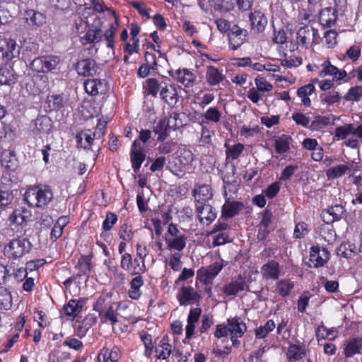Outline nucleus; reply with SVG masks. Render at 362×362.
I'll return each mask as SVG.
<instances>
[{
    "label": "nucleus",
    "mask_w": 362,
    "mask_h": 362,
    "mask_svg": "<svg viewBox=\"0 0 362 362\" xmlns=\"http://www.w3.org/2000/svg\"><path fill=\"white\" fill-rule=\"evenodd\" d=\"M105 301L106 298L100 296L93 304V310L98 313L101 323H110L112 329L115 330V325L119 322L118 313L116 310L119 309L120 303L115 302L106 303Z\"/></svg>",
    "instance_id": "f257e3e1"
},
{
    "label": "nucleus",
    "mask_w": 362,
    "mask_h": 362,
    "mask_svg": "<svg viewBox=\"0 0 362 362\" xmlns=\"http://www.w3.org/2000/svg\"><path fill=\"white\" fill-rule=\"evenodd\" d=\"M53 194L47 186L33 187L26 190L24 199L30 206L44 208L52 199Z\"/></svg>",
    "instance_id": "f03ea898"
},
{
    "label": "nucleus",
    "mask_w": 362,
    "mask_h": 362,
    "mask_svg": "<svg viewBox=\"0 0 362 362\" xmlns=\"http://www.w3.org/2000/svg\"><path fill=\"white\" fill-rule=\"evenodd\" d=\"M31 247L27 238H14L4 246V253L9 259H18L28 253Z\"/></svg>",
    "instance_id": "7ed1b4c3"
},
{
    "label": "nucleus",
    "mask_w": 362,
    "mask_h": 362,
    "mask_svg": "<svg viewBox=\"0 0 362 362\" xmlns=\"http://www.w3.org/2000/svg\"><path fill=\"white\" fill-rule=\"evenodd\" d=\"M60 57L57 55H44L35 57L30 64V68L36 73L47 74L56 69L60 63Z\"/></svg>",
    "instance_id": "20e7f679"
},
{
    "label": "nucleus",
    "mask_w": 362,
    "mask_h": 362,
    "mask_svg": "<svg viewBox=\"0 0 362 362\" xmlns=\"http://www.w3.org/2000/svg\"><path fill=\"white\" fill-rule=\"evenodd\" d=\"M222 263L216 262L208 267H201L197 273V279L205 286L212 285L214 279L222 270Z\"/></svg>",
    "instance_id": "39448f33"
},
{
    "label": "nucleus",
    "mask_w": 362,
    "mask_h": 362,
    "mask_svg": "<svg viewBox=\"0 0 362 362\" xmlns=\"http://www.w3.org/2000/svg\"><path fill=\"white\" fill-rule=\"evenodd\" d=\"M330 259V252L325 247L313 245L310 250L309 267L319 268L325 266Z\"/></svg>",
    "instance_id": "423d86ee"
},
{
    "label": "nucleus",
    "mask_w": 362,
    "mask_h": 362,
    "mask_svg": "<svg viewBox=\"0 0 362 362\" xmlns=\"http://www.w3.org/2000/svg\"><path fill=\"white\" fill-rule=\"evenodd\" d=\"M319 39L317 30L308 25L301 27L297 32L298 44L305 48L310 42L318 44Z\"/></svg>",
    "instance_id": "0eeeda50"
},
{
    "label": "nucleus",
    "mask_w": 362,
    "mask_h": 362,
    "mask_svg": "<svg viewBox=\"0 0 362 362\" xmlns=\"http://www.w3.org/2000/svg\"><path fill=\"white\" fill-rule=\"evenodd\" d=\"M130 158L133 170L137 173L146 158L144 146L139 140H135L132 144Z\"/></svg>",
    "instance_id": "6e6552de"
},
{
    "label": "nucleus",
    "mask_w": 362,
    "mask_h": 362,
    "mask_svg": "<svg viewBox=\"0 0 362 362\" xmlns=\"http://www.w3.org/2000/svg\"><path fill=\"white\" fill-rule=\"evenodd\" d=\"M86 92L93 96L105 94L109 90V84L105 79H87L84 82Z\"/></svg>",
    "instance_id": "1a4fd4ad"
},
{
    "label": "nucleus",
    "mask_w": 362,
    "mask_h": 362,
    "mask_svg": "<svg viewBox=\"0 0 362 362\" xmlns=\"http://www.w3.org/2000/svg\"><path fill=\"white\" fill-rule=\"evenodd\" d=\"M180 305H192L199 303L202 297L192 286H183L177 294Z\"/></svg>",
    "instance_id": "9d476101"
},
{
    "label": "nucleus",
    "mask_w": 362,
    "mask_h": 362,
    "mask_svg": "<svg viewBox=\"0 0 362 362\" xmlns=\"http://www.w3.org/2000/svg\"><path fill=\"white\" fill-rule=\"evenodd\" d=\"M25 22L32 30H37L47 22L46 16L34 9H27L24 13Z\"/></svg>",
    "instance_id": "9b49d317"
},
{
    "label": "nucleus",
    "mask_w": 362,
    "mask_h": 362,
    "mask_svg": "<svg viewBox=\"0 0 362 362\" xmlns=\"http://www.w3.org/2000/svg\"><path fill=\"white\" fill-rule=\"evenodd\" d=\"M247 36L248 33L247 30L234 25L228 33L230 47L233 50L238 49L247 40Z\"/></svg>",
    "instance_id": "f8f14e48"
},
{
    "label": "nucleus",
    "mask_w": 362,
    "mask_h": 362,
    "mask_svg": "<svg viewBox=\"0 0 362 362\" xmlns=\"http://www.w3.org/2000/svg\"><path fill=\"white\" fill-rule=\"evenodd\" d=\"M196 211L202 223L209 225L216 218V213L213 206L208 204H196Z\"/></svg>",
    "instance_id": "ddd939ff"
},
{
    "label": "nucleus",
    "mask_w": 362,
    "mask_h": 362,
    "mask_svg": "<svg viewBox=\"0 0 362 362\" xmlns=\"http://www.w3.org/2000/svg\"><path fill=\"white\" fill-rule=\"evenodd\" d=\"M75 68L78 75L90 76L96 74L98 66L94 59L87 58L78 61Z\"/></svg>",
    "instance_id": "4468645a"
},
{
    "label": "nucleus",
    "mask_w": 362,
    "mask_h": 362,
    "mask_svg": "<svg viewBox=\"0 0 362 362\" xmlns=\"http://www.w3.org/2000/svg\"><path fill=\"white\" fill-rule=\"evenodd\" d=\"M251 29L256 33H262L267 25L268 21L265 14L260 10H255L249 15Z\"/></svg>",
    "instance_id": "2eb2a0df"
},
{
    "label": "nucleus",
    "mask_w": 362,
    "mask_h": 362,
    "mask_svg": "<svg viewBox=\"0 0 362 362\" xmlns=\"http://www.w3.org/2000/svg\"><path fill=\"white\" fill-rule=\"evenodd\" d=\"M0 51L4 58L9 61L20 54V47L13 39H5L2 41Z\"/></svg>",
    "instance_id": "dca6fc26"
},
{
    "label": "nucleus",
    "mask_w": 362,
    "mask_h": 362,
    "mask_svg": "<svg viewBox=\"0 0 362 362\" xmlns=\"http://www.w3.org/2000/svg\"><path fill=\"white\" fill-rule=\"evenodd\" d=\"M322 70L319 75L320 77L332 76L333 81H340L346 78L347 74L344 70H339L337 66L332 65L329 61H325L322 64Z\"/></svg>",
    "instance_id": "f3484780"
},
{
    "label": "nucleus",
    "mask_w": 362,
    "mask_h": 362,
    "mask_svg": "<svg viewBox=\"0 0 362 362\" xmlns=\"http://www.w3.org/2000/svg\"><path fill=\"white\" fill-rule=\"evenodd\" d=\"M160 96L161 99L170 107H174L179 100L176 88L171 84L161 86Z\"/></svg>",
    "instance_id": "a211bd4d"
},
{
    "label": "nucleus",
    "mask_w": 362,
    "mask_h": 362,
    "mask_svg": "<svg viewBox=\"0 0 362 362\" xmlns=\"http://www.w3.org/2000/svg\"><path fill=\"white\" fill-rule=\"evenodd\" d=\"M337 20V11L332 7H327L321 10L319 22L323 27L330 28L335 25Z\"/></svg>",
    "instance_id": "6ab92c4d"
},
{
    "label": "nucleus",
    "mask_w": 362,
    "mask_h": 362,
    "mask_svg": "<svg viewBox=\"0 0 362 362\" xmlns=\"http://www.w3.org/2000/svg\"><path fill=\"white\" fill-rule=\"evenodd\" d=\"M196 204H206L213 197V189L209 185H202L192 192Z\"/></svg>",
    "instance_id": "aec40b11"
},
{
    "label": "nucleus",
    "mask_w": 362,
    "mask_h": 362,
    "mask_svg": "<svg viewBox=\"0 0 362 362\" xmlns=\"http://www.w3.org/2000/svg\"><path fill=\"white\" fill-rule=\"evenodd\" d=\"M243 207V202L231 201L230 198H226L225 204L222 206V216L225 218H232L238 214Z\"/></svg>",
    "instance_id": "412c9836"
},
{
    "label": "nucleus",
    "mask_w": 362,
    "mask_h": 362,
    "mask_svg": "<svg viewBox=\"0 0 362 362\" xmlns=\"http://www.w3.org/2000/svg\"><path fill=\"white\" fill-rule=\"evenodd\" d=\"M176 80L186 88H191L195 83V75L187 69H179L173 76Z\"/></svg>",
    "instance_id": "4be33fe9"
},
{
    "label": "nucleus",
    "mask_w": 362,
    "mask_h": 362,
    "mask_svg": "<svg viewBox=\"0 0 362 362\" xmlns=\"http://www.w3.org/2000/svg\"><path fill=\"white\" fill-rule=\"evenodd\" d=\"M261 272L265 279L277 280L280 274L279 264L275 260L269 261L262 267Z\"/></svg>",
    "instance_id": "5701e85b"
},
{
    "label": "nucleus",
    "mask_w": 362,
    "mask_h": 362,
    "mask_svg": "<svg viewBox=\"0 0 362 362\" xmlns=\"http://www.w3.org/2000/svg\"><path fill=\"white\" fill-rule=\"evenodd\" d=\"M228 328L230 335L243 337L247 330L245 323L239 317L228 319Z\"/></svg>",
    "instance_id": "b1692460"
},
{
    "label": "nucleus",
    "mask_w": 362,
    "mask_h": 362,
    "mask_svg": "<svg viewBox=\"0 0 362 362\" xmlns=\"http://www.w3.org/2000/svg\"><path fill=\"white\" fill-rule=\"evenodd\" d=\"M17 81V75L10 64L0 68V84L11 86Z\"/></svg>",
    "instance_id": "393cba45"
},
{
    "label": "nucleus",
    "mask_w": 362,
    "mask_h": 362,
    "mask_svg": "<svg viewBox=\"0 0 362 362\" xmlns=\"http://www.w3.org/2000/svg\"><path fill=\"white\" fill-rule=\"evenodd\" d=\"M225 79L226 76L217 68L211 65L206 66V81L209 85L217 86Z\"/></svg>",
    "instance_id": "a878e982"
},
{
    "label": "nucleus",
    "mask_w": 362,
    "mask_h": 362,
    "mask_svg": "<svg viewBox=\"0 0 362 362\" xmlns=\"http://www.w3.org/2000/svg\"><path fill=\"white\" fill-rule=\"evenodd\" d=\"M95 134L92 136L90 130H82L76 135L78 148L90 149L94 141Z\"/></svg>",
    "instance_id": "bb28decb"
},
{
    "label": "nucleus",
    "mask_w": 362,
    "mask_h": 362,
    "mask_svg": "<svg viewBox=\"0 0 362 362\" xmlns=\"http://www.w3.org/2000/svg\"><path fill=\"white\" fill-rule=\"evenodd\" d=\"M362 350V337L350 339L344 349V354L350 358L356 354H361Z\"/></svg>",
    "instance_id": "cd10ccee"
},
{
    "label": "nucleus",
    "mask_w": 362,
    "mask_h": 362,
    "mask_svg": "<svg viewBox=\"0 0 362 362\" xmlns=\"http://www.w3.org/2000/svg\"><path fill=\"white\" fill-rule=\"evenodd\" d=\"M247 285L244 279L240 277L238 281H231L225 285L223 292L227 296H235L238 292L245 290Z\"/></svg>",
    "instance_id": "c85d7f7f"
},
{
    "label": "nucleus",
    "mask_w": 362,
    "mask_h": 362,
    "mask_svg": "<svg viewBox=\"0 0 362 362\" xmlns=\"http://www.w3.org/2000/svg\"><path fill=\"white\" fill-rule=\"evenodd\" d=\"M0 163L4 168L10 171H13L18 166L16 155L9 150L2 152L0 156Z\"/></svg>",
    "instance_id": "c756f323"
},
{
    "label": "nucleus",
    "mask_w": 362,
    "mask_h": 362,
    "mask_svg": "<svg viewBox=\"0 0 362 362\" xmlns=\"http://www.w3.org/2000/svg\"><path fill=\"white\" fill-rule=\"evenodd\" d=\"M91 257L90 255H81L78 259L76 266L78 269L76 274L78 277L89 275L91 270Z\"/></svg>",
    "instance_id": "7c9ffc66"
},
{
    "label": "nucleus",
    "mask_w": 362,
    "mask_h": 362,
    "mask_svg": "<svg viewBox=\"0 0 362 362\" xmlns=\"http://www.w3.org/2000/svg\"><path fill=\"white\" fill-rule=\"evenodd\" d=\"M170 119H167V118L165 117L160 119L154 127V132L158 134L157 139L158 141H163L168 136V130L170 128Z\"/></svg>",
    "instance_id": "2f4dec72"
},
{
    "label": "nucleus",
    "mask_w": 362,
    "mask_h": 362,
    "mask_svg": "<svg viewBox=\"0 0 362 362\" xmlns=\"http://www.w3.org/2000/svg\"><path fill=\"white\" fill-rule=\"evenodd\" d=\"M143 284L144 280L141 275L133 278L130 281V288L128 291L129 297L134 300H138L141 295L140 288Z\"/></svg>",
    "instance_id": "473e14b6"
},
{
    "label": "nucleus",
    "mask_w": 362,
    "mask_h": 362,
    "mask_svg": "<svg viewBox=\"0 0 362 362\" xmlns=\"http://www.w3.org/2000/svg\"><path fill=\"white\" fill-rule=\"evenodd\" d=\"M187 238L185 235H182L178 237H174L169 239L168 237H165V241L167 245V247L169 250H175L179 252L182 251L186 246Z\"/></svg>",
    "instance_id": "72a5a7b5"
},
{
    "label": "nucleus",
    "mask_w": 362,
    "mask_h": 362,
    "mask_svg": "<svg viewBox=\"0 0 362 362\" xmlns=\"http://www.w3.org/2000/svg\"><path fill=\"white\" fill-rule=\"evenodd\" d=\"M52 122L49 117L41 115L35 119V129L38 133L49 134L52 129Z\"/></svg>",
    "instance_id": "f704fd0d"
},
{
    "label": "nucleus",
    "mask_w": 362,
    "mask_h": 362,
    "mask_svg": "<svg viewBox=\"0 0 362 362\" xmlns=\"http://www.w3.org/2000/svg\"><path fill=\"white\" fill-rule=\"evenodd\" d=\"M315 90L313 84L308 83L303 86L300 87L297 90V95L301 98L302 103L305 107H310L311 105L309 95H311Z\"/></svg>",
    "instance_id": "c9c22d12"
},
{
    "label": "nucleus",
    "mask_w": 362,
    "mask_h": 362,
    "mask_svg": "<svg viewBox=\"0 0 362 362\" xmlns=\"http://www.w3.org/2000/svg\"><path fill=\"white\" fill-rule=\"evenodd\" d=\"M30 215V212L28 210L26 209L21 208L13 211L10 216V220L13 223H15L18 225H21L23 223L28 221Z\"/></svg>",
    "instance_id": "e433bc0d"
},
{
    "label": "nucleus",
    "mask_w": 362,
    "mask_h": 362,
    "mask_svg": "<svg viewBox=\"0 0 362 362\" xmlns=\"http://www.w3.org/2000/svg\"><path fill=\"white\" fill-rule=\"evenodd\" d=\"M120 357V351L118 347L114 346L110 351L108 349H103L98 356V362L108 359L112 362H117Z\"/></svg>",
    "instance_id": "4c0bfd02"
},
{
    "label": "nucleus",
    "mask_w": 362,
    "mask_h": 362,
    "mask_svg": "<svg viewBox=\"0 0 362 362\" xmlns=\"http://www.w3.org/2000/svg\"><path fill=\"white\" fill-rule=\"evenodd\" d=\"M225 147L227 160L238 159L245 149L244 145L240 143H238L233 146H230L228 144H225Z\"/></svg>",
    "instance_id": "58836bf2"
},
{
    "label": "nucleus",
    "mask_w": 362,
    "mask_h": 362,
    "mask_svg": "<svg viewBox=\"0 0 362 362\" xmlns=\"http://www.w3.org/2000/svg\"><path fill=\"white\" fill-rule=\"evenodd\" d=\"M294 288V283L290 279H284L276 283V290L281 297L290 295Z\"/></svg>",
    "instance_id": "ea45409f"
},
{
    "label": "nucleus",
    "mask_w": 362,
    "mask_h": 362,
    "mask_svg": "<svg viewBox=\"0 0 362 362\" xmlns=\"http://www.w3.org/2000/svg\"><path fill=\"white\" fill-rule=\"evenodd\" d=\"M168 337L164 336L160 341L159 347L156 349L159 359H167L171 354V345L168 343Z\"/></svg>",
    "instance_id": "a19ab883"
},
{
    "label": "nucleus",
    "mask_w": 362,
    "mask_h": 362,
    "mask_svg": "<svg viewBox=\"0 0 362 362\" xmlns=\"http://www.w3.org/2000/svg\"><path fill=\"white\" fill-rule=\"evenodd\" d=\"M82 308V300L71 299L66 305L64 306V311L68 316H76L78 313L81 312Z\"/></svg>",
    "instance_id": "79ce46f5"
},
{
    "label": "nucleus",
    "mask_w": 362,
    "mask_h": 362,
    "mask_svg": "<svg viewBox=\"0 0 362 362\" xmlns=\"http://www.w3.org/2000/svg\"><path fill=\"white\" fill-rule=\"evenodd\" d=\"M305 356V350L303 346L291 344L288 347L287 356L291 361H298Z\"/></svg>",
    "instance_id": "37998d69"
},
{
    "label": "nucleus",
    "mask_w": 362,
    "mask_h": 362,
    "mask_svg": "<svg viewBox=\"0 0 362 362\" xmlns=\"http://www.w3.org/2000/svg\"><path fill=\"white\" fill-rule=\"evenodd\" d=\"M118 27L119 23L117 18H115V23L110 24L109 28L104 33V37L107 42V47L112 49H113L115 47V35Z\"/></svg>",
    "instance_id": "c03bdc74"
},
{
    "label": "nucleus",
    "mask_w": 362,
    "mask_h": 362,
    "mask_svg": "<svg viewBox=\"0 0 362 362\" xmlns=\"http://www.w3.org/2000/svg\"><path fill=\"white\" fill-rule=\"evenodd\" d=\"M160 88H161V86L156 78H148L144 85V93L156 97Z\"/></svg>",
    "instance_id": "a18cd8bd"
},
{
    "label": "nucleus",
    "mask_w": 362,
    "mask_h": 362,
    "mask_svg": "<svg viewBox=\"0 0 362 362\" xmlns=\"http://www.w3.org/2000/svg\"><path fill=\"white\" fill-rule=\"evenodd\" d=\"M12 305V297L9 290L0 286V310H9Z\"/></svg>",
    "instance_id": "49530a36"
},
{
    "label": "nucleus",
    "mask_w": 362,
    "mask_h": 362,
    "mask_svg": "<svg viewBox=\"0 0 362 362\" xmlns=\"http://www.w3.org/2000/svg\"><path fill=\"white\" fill-rule=\"evenodd\" d=\"M291 137L287 135H282L275 140V151L281 154L287 152L290 149Z\"/></svg>",
    "instance_id": "de8ad7c7"
},
{
    "label": "nucleus",
    "mask_w": 362,
    "mask_h": 362,
    "mask_svg": "<svg viewBox=\"0 0 362 362\" xmlns=\"http://www.w3.org/2000/svg\"><path fill=\"white\" fill-rule=\"evenodd\" d=\"M349 169L347 165L341 164L327 169L326 175L329 179H336L344 175Z\"/></svg>",
    "instance_id": "09e8293b"
},
{
    "label": "nucleus",
    "mask_w": 362,
    "mask_h": 362,
    "mask_svg": "<svg viewBox=\"0 0 362 362\" xmlns=\"http://www.w3.org/2000/svg\"><path fill=\"white\" fill-rule=\"evenodd\" d=\"M276 325L272 320H268L263 326L255 329V337L258 339H264L268 334L273 331Z\"/></svg>",
    "instance_id": "8fccbe9b"
},
{
    "label": "nucleus",
    "mask_w": 362,
    "mask_h": 362,
    "mask_svg": "<svg viewBox=\"0 0 362 362\" xmlns=\"http://www.w3.org/2000/svg\"><path fill=\"white\" fill-rule=\"evenodd\" d=\"M148 252L146 250V247L138 243L136 245V257L139 258L141 260L142 265L140 266L138 264V271H136V273H144L146 271V266H145V257L147 256Z\"/></svg>",
    "instance_id": "3c124183"
},
{
    "label": "nucleus",
    "mask_w": 362,
    "mask_h": 362,
    "mask_svg": "<svg viewBox=\"0 0 362 362\" xmlns=\"http://www.w3.org/2000/svg\"><path fill=\"white\" fill-rule=\"evenodd\" d=\"M327 212L333 217V221H339L346 216V210L341 204H335L329 207Z\"/></svg>",
    "instance_id": "603ef678"
},
{
    "label": "nucleus",
    "mask_w": 362,
    "mask_h": 362,
    "mask_svg": "<svg viewBox=\"0 0 362 362\" xmlns=\"http://www.w3.org/2000/svg\"><path fill=\"white\" fill-rule=\"evenodd\" d=\"M329 122L330 119L328 117L318 115L315 117L309 127L313 131H318L327 127Z\"/></svg>",
    "instance_id": "864d4df0"
},
{
    "label": "nucleus",
    "mask_w": 362,
    "mask_h": 362,
    "mask_svg": "<svg viewBox=\"0 0 362 362\" xmlns=\"http://www.w3.org/2000/svg\"><path fill=\"white\" fill-rule=\"evenodd\" d=\"M356 247L350 243H344L340 245L337 254L345 258H350L355 254Z\"/></svg>",
    "instance_id": "5fc2aeb1"
},
{
    "label": "nucleus",
    "mask_w": 362,
    "mask_h": 362,
    "mask_svg": "<svg viewBox=\"0 0 362 362\" xmlns=\"http://www.w3.org/2000/svg\"><path fill=\"white\" fill-rule=\"evenodd\" d=\"M185 168L184 165L178 158L175 159L172 162H169L167 166V168L174 175L177 176H182L185 172Z\"/></svg>",
    "instance_id": "6e6d98bb"
},
{
    "label": "nucleus",
    "mask_w": 362,
    "mask_h": 362,
    "mask_svg": "<svg viewBox=\"0 0 362 362\" xmlns=\"http://www.w3.org/2000/svg\"><path fill=\"white\" fill-rule=\"evenodd\" d=\"M347 101H358L362 98V86H356L351 88L344 96Z\"/></svg>",
    "instance_id": "4d7b16f0"
},
{
    "label": "nucleus",
    "mask_w": 362,
    "mask_h": 362,
    "mask_svg": "<svg viewBox=\"0 0 362 362\" xmlns=\"http://www.w3.org/2000/svg\"><path fill=\"white\" fill-rule=\"evenodd\" d=\"M47 103L51 110H59L64 106V100L61 95H49Z\"/></svg>",
    "instance_id": "13d9d810"
},
{
    "label": "nucleus",
    "mask_w": 362,
    "mask_h": 362,
    "mask_svg": "<svg viewBox=\"0 0 362 362\" xmlns=\"http://www.w3.org/2000/svg\"><path fill=\"white\" fill-rule=\"evenodd\" d=\"M14 196L11 191L8 189H0V209L5 208L7 206L10 205L13 200Z\"/></svg>",
    "instance_id": "bf43d9fd"
},
{
    "label": "nucleus",
    "mask_w": 362,
    "mask_h": 362,
    "mask_svg": "<svg viewBox=\"0 0 362 362\" xmlns=\"http://www.w3.org/2000/svg\"><path fill=\"white\" fill-rule=\"evenodd\" d=\"M101 30L100 29H94L89 30L86 34L85 35L83 40H86L84 43H94L98 42L101 40Z\"/></svg>",
    "instance_id": "052dcab7"
},
{
    "label": "nucleus",
    "mask_w": 362,
    "mask_h": 362,
    "mask_svg": "<svg viewBox=\"0 0 362 362\" xmlns=\"http://www.w3.org/2000/svg\"><path fill=\"white\" fill-rule=\"evenodd\" d=\"M353 124H345L335 129L334 136L339 139H346L350 134H352Z\"/></svg>",
    "instance_id": "680f3d73"
},
{
    "label": "nucleus",
    "mask_w": 362,
    "mask_h": 362,
    "mask_svg": "<svg viewBox=\"0 0 362 362\" xmlns=\"http://www.w3.org/2000/svg\"><path fill=\"white\" fill-rule=\"evenodd\" d=\"M119 236L124 241H131L134 236V232L132 231V226L127 223L121 226L119 230Z\"/></svg>",
    "instance_id": "e2e57ef3"
},
{
    "label": "nucleus",
    "mask_w": 362,
    "mask_h": 362,
    "mask_svg": "<svg viewBox=\"0 0 362 362\" xmlns=\"http://www.w3.org/2000/svg\"><path fill=\"white\" fill-rule=\"evenodd\" d=\"M117 219L118 218L116 214L112 212H107L103 223V229L105 231L111 230L113 226L117 223Z\"/></svg>",
    "instance_id": "0e129e2a"
},
{
    "label": "nucleus",
    "mask_w": 362,
    "mask_h": 362,
    "mask_svg": "<svg viewBox=\"0 0 362 362\" xmlns=\"http://www.w3.org/2000/svg\"><path fill=\"white\" fill-rule=\"evenodd\" d=\"M204 117L211 122L217 123L220 121L221 113L216 107H209L204 114Z\"/></svg>",
    "instance_id": "69168bd1"
},
{
    "label": "nucleus",
    "mask_w": 362,
    "mask_h": 362,
    "mask_svg": "<svg viewBox=\"0 0 362 362\" xmlns=\"http://www.w3.org/2000/svg\"><path fill=\"white\" fill-rule=\"evenodd\" d=\"M322 100L328 105H332L337 103L340 100L339 93L335 90H332L328 93L322 94L320 95Z\"/></svg>",
    "instance_id": "338daca9"
},
{
    "label": "nucleus",
    "mask_w": 362,
    "mask_h": 362,
    "mask_svg": "<svg viewBox=\"0 0 362 362\" xmlns=\"http://www.w3.org/2000/svg\"><path fill=\"white\" fill-rule=\"evenodd\" d=\"M257 89L262 92H268L272 90L273 86L264 77L258 76L255 79Z\"/></svg>",
    "instance_id": "774afa93"
}]
</instances>
